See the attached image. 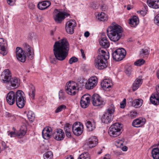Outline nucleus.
I'll return each mask as SVG.
<instances>
[{
    "mask_svg": "<svg viewBox=\"0 0 159 159\" xmlns=\"http://www.w3.org/2000/svg\"><path fill=\"white\" fill-rule=\"evenodd\" d=\"M66 108V107L65 105H62L58 107L55 110V112L56 113H58L61 111L65 109Z\"/></svg>",
    "mask_w": 159,
    "mask_h": 159,
    "instance_id": "42",
    "label": "nucleus"
},
{
    "mask_svg": "<svg viewBox=\"0 0 159 159\" xmlns=\"http://www.w3.org/2000/svg\"><path fill=\"white\" fill-rule=\"evenodd\" d=\"M137 112L135 111H131L129 114V117L131 118H134L137 116Z\"/></svg>",
    "mask_w": 159,
    "mask_h": 159,
    "instance_id": "48",
    "label": "nucleus"
},
{
    "mask_svg": "<svg viewBox=\"0 0 159 159\" xmlns=\"http://www.w3.org/2000/svg\"><path fill=\"white\" fill-rule=\"evenodd\" d=\"M25 48L28 57L31 59L33 58L34 55L33 50L31 49L30 47L28 45H26Z\"/></svg>",
    "mask_w": 159,
    "mask_h": 159,
    "instance_id": "32",
    "label": "nucleus"
},
{
    "mask_svg": "<svg viewBox=\"0 0 159 159\" xmlns=\"http://www.w3.org/2000/svg\"><path fill=\"white\" fill-rule=\"evenodd\" d=\"M27 116L30 121L32 122L34 120V114L32 111H30L28 112Z\"/></svg>",
    "mask_w": 159,
    "mask_h": 159,
    "instance_id": "40",
    "label": "nucleus"
},
{
    "mask_svg": "<svg viewBox=\"0 0 159 159\" xmlns=\"http://www.w3.org/2000/svg\"><path fill=\"white\" fill-rule=\"evenodd\" d=\"M156 75L158 79H159V69H158L157 70Z\"/></svg>",
    "mask_w": 159,
    "mask_h": 159,
    "instance_id": "62",
    "label": "nucleus"
},
{
    "mask_svg": "<svg viewBox=\"0 0 159 159\" xmlns=\"http://www.w3.org/2000/svg\"><path fill=\"white\" fill-rule=\"evenodd\" d=\"M16 56L17 59L22 62H24L26 59L25 52L19 47H17L16 50Z\"/></svg>",
    "mask_w": 159,
    "mask_h": 159,
    "instance_id": "8",
    "label": "nucleus"
},
{
    "mask_svg": "<svg viewBox=\"0 0 159 159\" xmlns=\"http://www.w3.org/2000/svg\"><path fill=\"white\" fill-rule=\"evenodd\" d=\"M69 50V45L66 39L63 38L61 40L56 41L53 46V52L54 57H49L50 62L55 64L57 60L62 61L67 57Z\"/></svg>",
    "mask_w": 159,
    "mask_h": 159,
    "instance_id": "1",
    "label": "nucleus"
},
{
    "mask_svg": "<svg viewBox=\"0 0 159 159\" xmlns=\"http://www.w3.org/2000/svg\"><path fill=\"white\" fill-rule=\"evenodd\" d=\"M147 3L151 8L154 9L159 8V0H147Z\"/></svg>",
    "mask_w": 159,
    "mask_h": 159,
    "instance_id": "22",
    "label": "nucleus"
},
{
    "mask_svg": "<svg viewBox=\"0 0 159 159\" xmlns=\"http://www.w3.org/2000/svg\"><path fill=\"white\" fill-rule=\"evenodd\" d=\"M145 63V61L143 59H140L136 61L134 63L135 65L140 66L143 65Z\"/></svg>",
    "mask_w": 159,
    "mask_h": 159,
    "instance_id": "45",
    "label": "nucleus"
},
{
    "mask_svg": "<svg viewBox=\"0 0 159 159\" xmlns=\"http://www.w3.org/2000/svg\"><path fill=\"white\" fill-rule=\"evenodd\" d=\"M73 133L76 135L79 136L82 133L83 125L75 122L72 128Z\"/></svg>",
    "mask_w": 159,
    "mask_h": 159,
    "instance_id": "12",
    "label": "nucleus"
},
{
    "mask_svg": "<svg viewBox=\"0 0 159 159\" xmlns=\"http://www.w3.org/2000/svg\"><path fill=\"white\" fill-rule=\"evenodd\" d=\"M115 107L114 105L111 104L110 105L107 110L106 113H108L109 114L112 115L115 111Z\"/></svg>",
    "mask_w": 159,
    "mask_h": 159,
    "instance_id": "37",
    "label": "nucleus"
},
{
    "mask_svg": "<svg viewBox=\"0 0 159 159\" xmlns=\"http://www.w3.org/2000/svg\"><path fill=\"white\" fill-rule=\"evenodd\" d=\"M9 82L11 86L14 88H17L20 84V80L16 77L11 78Z\"/></svg>",
    "mask_w": 159,
    "mask_h": 159,
    "instance_id": "30",
    "label": "nucleus"
},
{
    "mask_svg": "<svg viewBox=\"0 0 159 159\" xmlns=\"http://www.w3.org/2000/svg\"><path fill=\"white\" fill-rule=\"evenodd\" d=\"M106 51L103 48L98 49L99 55L95 60L94 64L95 67L99 70L105 68L108 65L107 61L109 58V55L108 52Z\"/></svg>",
    "mask_w": 159,
    "mask_h": 159,
    "instance_id": "3",
    "label": "nucleus"
},
{
    "mask_svg": "<svg viewBox=\"0 0 159 159\" xmlns=\"http://www.w3.org/2000/svg\"><path fill=\"white\" fill-rule=\"evenodd\" d=\"M143 102V101L141 99H136L133 101L132 105L133 107L135 108H138L142 106Z\"/></svg>",
    "mask_w": 159,
    "mask_h": 159,
    "instance_id": "34",
    "label": "nucleus"
},
{
    "mask_svg": "<svg viewBox=\"0 0 159 159\" xmlns=\"http://www.w3.org/2000/svg\"><path fill=\"white\" fill-rule=\"evenodd\" d=\"M107 35L110 40L114 42L118 41L122 36L123 30L118 25H112L107 30Z\"/></svg>",
    "mask_w": 159,
    "mask_h": 159,
    "instance_id": "4",
    "label": "nucleus"
},
{
    "mask_svg": "<svg viewBox=\"0 0 159 159\" xmlns=\"http://www.w3.org/2000/svg\"><path fill=\"white\" fill-rule=\"evenodd\" d=\"M142 82L141 77H139L138 78H136L133 84L132 87L133 90L135 91L141 85Z\"/></svg>",
    "mask_w": 159,
    "mask_h": 159,
    "instance_id": "24",
    "label": "nucleus"
},
{
    "mask_svg": "<svg viewBox=\"0 0 159 159\" xmlns=\"http://www.w3.org/2000/svg\"><path fill=\"white\" fill-rule=\"evenodd\" d=\"M52 157V153L50 151H48L45 153L43 155L44 159H51Z\"/></svg>",
    "mask_w": 159,
    "mask_h": 159,
    "instance_id": "39",
    "label": "nucleus"
},
{
    "mask_svg": "<svg viewBox=\"0 0 159 159\" xmlns=\"http://www.w3.org/2000/svg\"><path fill=\"white\" fill-rule=\"evenodd\" d=\"M54 19L57 23H60L66 17L68 16L69 15L64 11H61L57 9H55L54 12Z\"/></svg>",
    "mask_w": 159,
    "mask_h": 159,
    "instance_id": "7",
    "label": "nucleus"
},
{
    "mask_svg": "<svg viewBox=\"0 0 159 159\" xmlns=\"http://www.w3.org/2000/svg\"><path fill=\"white\" fill-rule=\"evenodd\" d=\"M98 139L96 136H92L90 138L87 143V145L89 148L94 147L98 143Z\"/></svg>",
    "mask_w": 159,
    "mask_h": 159,
    "instance_id": "23",
    "label": "nucleus"
},
{
    "mask_svg": "<svg viewBox=\"0 0 159 159\" xmlns=\"http://www.w3.org/2000/svg\"><path fill=\"white\" fill-rule=\"evenodd\" d=\"M26 131V129L25 127L24 128L23 127H21L19 131L16 133V132L8 131V135L11 137L17 136L19 137L20 138H22L25 134Z\"/></svg>",
    "mask_w": 159,
    "mask_h": 159,
    "instance_id": "15",
    "label": "nucleus"
},
{
    "mask_svg": "<svg viewBox=\"0 0 159 159\" xmlns=\"http://www.w3.org/2000/svg\"><path fill=\"white\" fill-rule=\"evenodd\" d=\"M112 120V116L106 112L103 114L101 119L102 122L106 124L110 122Z\"/></svg>",
    "mask_w": 159,
    "mask_h": 159,
    "instance_id": "27",
    "label": "nucleus"
},
{
    "mask_svg": "<svg viewBox=\"0 0 159 159\" xmlns=\"http://www.w3.org/2000/svg\"><path fill=\"white\" fill-rule=\"evenodd\" d=\"M122 125L118 123H115L111 125L109 129L108 133L110 136L115 137L120 135L121 133Z\"/></svg>",
    "mask_w": 159,
    "mask_h": 159,
    "instance_id": "5",
    "label": "nucleus"
},
{
    "mask_svg": "<svg viewBox=\"0 0 159 159\" xmlns=\"http://www.w3.org/2000/svg\"><path fill=\"white\" fill-rule=\"evenodd\" d=\"M34 5L32 3H30L29 5V7L30 9H34Z\"/></svg>",
    "mask_w": 159,
    "mask_h": 159,
    "instance_id": "58",
    "label": "nucleus"
},
{
    "mask_svg": "<svg viewBox=\"0 0 159 159\" xmlns=\"http://www.w3.org/2000/svg\"><path fill=\"white\" fill-rule=\"evenodd\" d=\"M78 159H91L89 154L88 152H85L81 154Z\"/></svg>",
    "mask_w": 159,
    "mask_h": 159,
    "instance_id": "38",
    "label": "nucleus"
},
{
    "mask_svg": "<svg viewBox=\"0 0 159 159\" xmlns=\"http://www.w3.org/2000/svg\"><path fill=\"white\" fill-rule=\"evenodd\" d=\"M7 45L6 41L2 38H0V53L3 56L7 54Z\"/></svg>",
    "mask_w": 159,
    "mask_h": 159,
    "instance_id": "19",
    "label": "nucleus"
},
{
    "mask_svg": "<svg viewBox=\"0 0 159 159\" xmlns=\"http://www.w3.org/2000/svg\"><path fill=\"white\" fill-rule=\"evenodd\" d=\"M2 145L4 149H5V148H7L6 144L5 142H4L3 141L2 142ZM7 148H8V147H7Z\"/></svg>",
    "mask_w": 159,
    "mask_h": 159,
    "instance_id": "57",
    "label": "nucleus"
},
{
    "mask_svg": "<svg viewBox=\"0 0 159 159\" xmlns=\"http://www.w3.org/2000/svg\"><path fill=\"white\" fill-rule=\"evenodd\" d=\"M152 156L154 159H159V148H153L151 152Z\"/></svg>",
    "mask_w": 159,
    "mask_h": 159,
    "instance_id": "33",
    "label": "nucleus"
},
{
    "mask_svg": "<svg viewBox=\"0 0 159 159\" xmlns=\"http://www.w3.org/2000/svg\"><path fill=\"white\" fill-rule=\"evenodd\" d=\"M32 90L29 92V95L31 98L34 99L35 95V90L34 87H32Z\"/></svg>",
    "mask_w": 159,
    "mask_h": 159,
    "instance_id": "44",
    "label": "nucleus"
},
{
    "mask_svg": "<svg viewBox=\"0 0 159 159\" xmlns=\"http://www.w3.org/2000/svg\"><path fill=\"white\" fill-rule=\"evenodd\" d=\"M111 81L109 79L103 80L101 83V85L104 90H107V89L111 87L112 86Z\"/></svg>",
    "mask_w": 159,
    "mask_h": 159,
    "instance_id": "26",
    "label": "nucleus"
},
{
    "mask_svg": "<svg viewBox=\"0 0 159 159\" xmlns=\"http://www.w3.org/2000/svg\"><path fill=\"white\" fill-rule=\"evenodd\" d=\"M157 93L156 94H152L151 96L150 100L151 102L154 105L159 104V95Z\"/></svg>",
    "mask_w": 159,
    "mask_h": 159,
    "instance_id": "28",
    "label": "nucleus"
},
{
    "mask_svg": "<svg viewBox=\"0 0 159 159\" xmlns=\"http://www.w3.org/2000/svg\"><path fill=\"white\" fill-rule=\"evenodd\" d=\"M86 80L81 77H80L78 78L77 82L76 84L77 87L78 89H82L84 86V85L85 84V81Z\"/></svg>",
    "mask_w": 159,
    "mask_h": 159,
    "instance_id": "31",
    "label": "nucleus"
},
{
    "mask_svg": "<svg viewBox=\"0 0 159 159\" xmlns=\"http://www.w3.org/2000/svg\"><path fill=\"white\" fill-rule=\"evenodd\" d=\"M7 3L10 6H13L15 3L16 0H7Z\"/></svg>",
    "mask_w": 159,
    "mask_h": 159,
    "instance_id": "53",
    "label": "nucleus"
},
{
    "mask_svg": "<svg viewBox=\"0 0 159 159\" xmlns=\"http://www.w3.org/2000/svg\"><path fill=\"white\" fill-rule=\"evenodd\" d=\"M92 104L95 106H98L104 105V102L102 100V98L98 94H94L92 97Z\"/></svg>",
    "mask_w": 159,
    "mask_h": 159,
    "instance_id": "10",
    "label": "nucleus"
},
{
    "mask_svg": "<svg viewBox=\"0 0 159 159\" xmlns=\"http://www.w3.org/2000/svg\"><path fill=\"white\" fill-rule=\"evenodd\" d=\"M101 9L102 11H105L107 9V7L106 6L104 5L103 6H102L101 7Z\"/></svg>",
    "mask_w": 159,
    "mask_h": 159,
    "instance_id": "61",
    "label": "nucleus"
},
{
    "mask_svg": "<svg viewBox=\"0 0 159 159\" xmlns=\"http://www.w3.org/2000/svg\"><path fill=\"white\" fill-rule=\"evenodd\" d=\"M139 22L138 17L136 16H134L132 18L130 19L129 24L131 26H135L138 24Z\"/></svg>",
    "mask_w": 159,
    "mask_h": 159,
    "instance_id": "35",
    "label": "nucleus"
},
{
    "mask_svg": "<svg viewBox=\"0 0 159 159\" xmlns=\"http://www.w3.org/2000/svg\"><path fill=\"white\" fill-rule=\"evenodd\" d=\"M149 51L148 49H143L141 50L140 52V55H145L149 54Z\"/></svg>",
    "mask_w": 159,
    "mask_h": 159,
    "instance_id": "46",
    "label": "nucleus"
},
{
    "mask_svg": "<svg viewBox=\"0 0 159 159\" xmlns=\"http://www.w3.org/2000/svg\"><path fill=\"white\" fill-rule=\"evenodd\" d=\"M145 10L144 11H137V13H140L141 15L143 16H144L147 13V10L146 9V7H145Z\"/></svg>",
    "mask_w": 159,
    "mask_h": 159,
    "instance_id": "51",
    "label": "nucleus"
},
{
    "mask_svg": "<svg viewBox=\"0 0 159 159\" xmlns=\"http://www.w3.org/2000/svg\"><path fill=\"white\" fill-rule=\"evenodd\" d=\"M89 33L88 31H86L84 33V36L85 37L87 38L89 35Z\"/></svg>",
    "mask_w": 159,
    "mask_h": 159,
    "instance_id": "59",
    "label": "nucleus"
},
{
    "mask_svg": "<svg viewBox=\"0 0 159 159\" xmlns=\"http://www.w3.org/2000/svg\"><path fill=\"white\" fill-rule=\"evenodd\" d=\"M85 125L89 131H92L95 128V123L93 120L87 121Z\"/></svg>",
    "mask_w": 159,
    "mask_h": 159,
    "instance_id": "29",
    "label": "nucleus"
},
{
    "mask_svg": "<svg viewBox=\"0 0 159 159\" xmlns=\"http://www.w3.org/2000/svg\"><path fill=\"white\" fill-rule=\"evenodd\" d=\"M76 23L74 20H71L67 21L65 26L66 32L70 34L73 33L74 28L76 26Z\"/></svg>",
    "mask_w": 159,
    "mask_h": 159,
    "instance_id": "14",
    "label": "nucleus"
},
{
    "mask_svg": "<svg viewBox=\"0 0 159 159\" xmlns=\"http://www.w3.org/2000/svg\"><path fill=\"white\" fill-rule=\"evenodd\" d=\"M66 93L69 95H73L76 93V87L75 85V83L73 81L69 82L65 87Z\"/></svg>",
    "mask_w": 159,
    "mask_h": 159,
    "instance_id": "11",
    "label": "nucleus"
},
{
    "mask_svg": "<svg viewBox=\"0 0 159 159\" xmlns=\"http://www.w3.org/2000/svg\"><path fill=\"white\" fill-rule=\"evenodd\" d=\"M132 71L131 67H129L125 70V73L128 76H129Z\"/></svg>",
    "mask_w": 159,
    "mask_h": 159,
    "instance_id": "50",
    "label": "nucleus"
},
{
    "mask_svg": "<svg viewBox=\"0 0 159 159\" xmlns=\"http://www.w3.org/2000/svg\"><path fill=\"white\" fill-rule=\"evenodd\" d=\"M66 137L68 138H70L71 137V131L65 132Z\"/></svg>",
    "mask_w": 159,
    "mask_h": 159,
    "instance_id": "56",
    "label": "nucleus"
},
{
    "mask_svg": "<svg viewBox=\"0 0 159 159\" xmlns=\"http://www.w3.org/2000/svg\"><path fill=\"white\" fill-rule=\"evenodd\" d=\"M157 93L159 94V84L156 88Z\"/></svg>",
    "mask_w": 159,
    "mask_h": 159,
    "instance_id": "63",
    "label": "nucleus"
},
{
    "mask_svg": "<svg viewBox=\"0 0 159 159\" xmlns=\"http://www.w3.org/2000/svg\"><path fill=\"white\" fill-rule=\"evenodd\" d=\"M71 125L69 123L66 124L65 125L64 128V129L65 132L71 131Z\"/></svg>",
    "mask_w": 159,
    "mask_h": 159,
    "instance_id": "43",
    "label": "nucleus"
},
{
    "mask_svg": "<svg viewBox=\"0 0 159 159\" xmlns=\"http://www.w3.org/2000/svg\"><path fill=\"white\" fill-rule=\"evenodd\" d=\"M78 58L75 57H71L69 60V63L70 64H72L73 63H75L77 61Z\"/></svg>",
    "mask_w": 159,
    "mask_h": 159,
    "instance_id": "47",
    "label": "nucleus"
},
{
    "mask_svg": "<svg viewBox=\"0 0 159 159\" xmlns=\"http://www.w3.org/2000/svg\"><path fill=\"white\" fill-rule=\"evenodd\" d=\"M99 43L103 48H107L110 46V43L104 33H102L100 39L99 40Z\"/></svg>",
    "mask_w": 159,
    "mask_h": 159,
    "instance_id": "17",
    "label": "nucleus"
},
{
    "mask_svg": "<svg viewBox=\"0 0 159 159\" xmlns=\"http://www.w3.org/2000/svg\"><path fill=\"white\" fill-rule=\"evenodd\" d=\"M97 78L94 76L91 77L88 80V82L85 84V88L86 89H93L96 85L97 82Z\"/></svg>",
    "mask_w": 159,
    "mask_h": 159,
    "instance_id": "13",
    "label": "nucleus"
},
{
    "mask_svg": "<svg viewBox=\"0 0 159 159\" xmlns=\"http://www.w3.org/2000/svg\"><path fill=\"white\" fill-rule=\"evenodd\" d=\"M146 122L145 118H139L134 120L132 122V125L136 127H139L143 125Z\"/></svg>",
    "mask_w": 159,
    "mask_h": 159,
    "instance_id": "21",
    "label": "nucleus"
},
{
    "mask_svg": "<svg viewBox=\"0 0 159 159\" xmlns=\"http://www.w3.org/2000/svg\"><path fill=\"white\" fill-rule=\"evenodd\" d=\"M126 105V99L124 98L122 102L120 103V107L122 108H124Z\"/></svg>",
    "mask_w": 159,
    "mask_h": 159,
    "instance_id": "52",
    "label": "nucleus"
},
{
    "mask_svg": "<svg viewBox=\"0 0 159 159\" xmlns=\"http://www.w3.org/2000/svg\"><path fill=\"white\" fill-rule=\"evenodd\" d=\"M5 116L7 117H14L13 115H12L11 113L7 112L6 113Z\"/></svg>",
    "mask_w": 159,
    "mask_h": 159,
    "instance_id": "54",
    "label": "nucleus"
},
{
    "mask_svg": "<svg viewBox=\"0 0 159 159\" xmlns=\"http://www.w3.org/2000/svg\"><path fill=\"white\" fill-rule=\"evenodd\" d=\"M90 101V96L89 94L83 95L80 100L81 107L83 108H87L89 106Z\"/></svg>",
    "mask_w": 159,
    "mask_h": 159,
    "instance_id": "9",
    "label": "nucleus"
},
{
    "mask_svg": "<svg viewBox=\"0 0 159 159\" xmlns=\"http://www.w3.org/2000/svg\"><path fill=\"white\" fill-rule=\"evenodd\" d=\"M80 51H81V55H82L83 58L84 59H85V54L84 53V50L82 49H81Z\"/></svg>",
    "mask_w": 159,
    "mask_h": 159,
    "instance_id": "55",
    "label": "nucleus"
},
{
    "mask_svg": "<svg viewBox=\"0 0 159 159\" xmlns=\"http://www.w3.org/2000/svg\"><path fill=\"white\" fill-rule=\"evenodd\" d=\"M96 18L100 21H103L108 19L107 15L104 12H101L100 14H98L96 16Z\"/></svg>",
    "mask_w": 159,
    "mask_h": 159,
    "instance_id": "36",
    "label": "nucleus"
},
{
    "mask_svg": "<svg viewBox=\"0 0 159 159\" xmlns=\"http://www.w3.org/2000/svg\"><path fill=\"white\" fill-rule=\"evenodd\" d=\"M126 54V52L123 48H119L116 50L112 54L114 60L116 61H120L123 59Z\"/></svg>",
    "mask_w": 159,
    "mask_h": 159,
    "instance_id": "6",
    "label": "nucleus"
},
{
    "mask_svg": "<svg viewBox=\"0 0 159 159\" xmlns=\"http://www.w3.org/2000/svg\"><path fill=\"white\" fill-rule=\"evenodd\" d=\"M52 134V129L51 127H47L45 128L42 132L43 138L46 139H49Z\"/></svg>",
    "mask_w": 159,
    "mask_h": 159,
    "instance_id": "20",
    "label": "nucleus"
},
{
    "mask_svg": "<svg viewBox=\"0 0 159 159\" xmlns=\"http://www.w3.org/2000/svg\"><path fill=\"white\" fill-rule=\"evenodd\" d=\"M154 22L156 24L159 26V14H157L155 17Z\"/></svg>",
    "mask_w": 159,
    "mask_h": 159,
    "instance_id": "49",
    "label": "nucleus"
},
{
    "mask_svg": "<svg viewBox=\"0 0 159 159\" xmlns=\"http://www.w3.org/2000/svg\"><path fill=\"white\" fill-rule=\"evenodd\" d=\"M1 77L3 83H6L9 82L11 78V75L10 71L8 69L4 70L1 75Z\"/></svg>",
    "mask_w": 159,
    "mask_h": 159,
    "instance_id": "16",
    "label": "nucleus"
},
{
    "mask_svg": "<svg viewBox=\"0 0 159 159\" xmlns=\"http://www.w3.org/2000/svg\"><path fill=\"white\" fill-rule=\"evenodd\" d=\"M131 9V6L129 5H128L127 6V9L129 10Z\"/></svg>",
    "mask_w": 159,
    "mask_h": 159,
    "instance_id": "64",
    "label": "nucleus"
},
{
    "mask_svg": "<svg viewBox=\"0 0 159 159\" xmlns=\"http://www.w3.org/2000/svg\"><path fill=\"white\" fill-rule=\"evenodd\" d=\"M6 99L11 105L14 104L16 102L17 106L20 108H23L26 103L25 94L21 90H18L16 92L11 91L7 94Z\"/></svg>",
    "mask_w": 159,
    "mask_h": 159,
    "instance_id": "2",
    "label": "nucleus"
},
{
    "mask_svg": "<svg viewBox=\"0 0 159 159\" xmlns=\"http://www.w3.org/2000/svg\"><path fill=\"white\" fill-rule=\"evenodd\" d=\"M128 148L126 146H124L122 147L121 150L124 151H126L127 150Z\"/></svg>",
    "mask_w": 159,
    "mask_h": 159,
    "instance_id": "60",
    "label": "nucleus"
},
{
    "mask_svg": "<svg viewBox=\"0 0 159 159\" xmlns=\"http://www.w3.org/2000/svg\"><path fill=\"white\" fill-rule=\"evenodd\" d=\"M53 138L56 140L60 141L63 139L65 134L63 130L59 129H57V131L54 132L52 135Z\"/></svg>",
    "mask_w": 159,
    "mask_h": 159,
    "instance_id": "18",
    "label": "nucleus"
},
{
    "mask_svg": "<svg viewBox=\"0 0 159 159\" xmlns=\"http://www.w3.org/2000/svg\"><path fill=\"white\" fill-rule=\"evenodd\" d=\"M50 5V2L44 1L39 2L38 4L37 7L39 9L43 10L47 8Z\"/></svg>",
    "mask_w": 159,
    "mask_h": 159,
    "instance_id": "25",
    "label": "nucleus"
},
{
    "mask_svg": "<svg viewBox=\"0 0 159 159\" xmlns=\"http://www.w3.org/2000/svg\"><path fill=\"white\" fill-rule=\"evenodd\" d=\"M59 98L61 100H64L66 98L65 95L63 91L62 90H61L59 93L58 94Z\"/></svg>",
    "mask_w": 159,
    "mask_h": 159,
    "instance_id": "41",
    "label": "nucleus"
}]
</instances>
